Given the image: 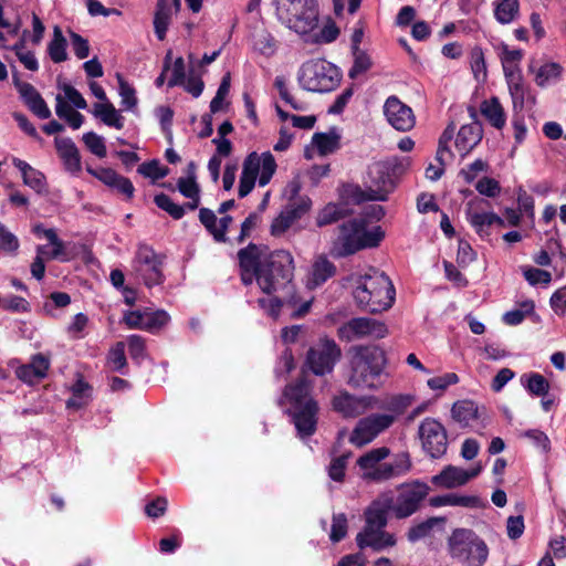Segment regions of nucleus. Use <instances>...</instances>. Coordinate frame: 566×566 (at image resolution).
<instances>
[{
    "mask_svg": "<svg viewBox=\"0 0 566 566\" xmlns=\"http://www.w3.org/2000/svg\"><path fill=\"white\" fill-rule=\"evenodd\" d=\"M497 54L501 59L513 103L514 114L512 118V126L514 128V138L517 144H521L525 140L527 135L524 116L521 114L524 109L527 93V88L523 84L520 70L523 51L518 49H511L507 44L501 43L497 48Z\"/></svg>",
    "mask_w": 566,
    "mask_h": 566,
    "instance_id": "1",
    "label": "nucleus"
},
{
    "mask_svg": "<svg viewBox=\"0 0 566 566\" xmlns=\"http://www.w3.org/2000/svg\"><path fill=\"white\" fill-rule=\"evenodd\" d=\"M353 296L361 310L380 313L392 306L396 291L384 272L371 269L364 275L353 276Z\"/></svg>",
    "mask_w": 566,
    "mask_h": 566,
    "instance_id": "2",
    "label": "nucleus"
},
{
    "mask_svg": "<svg viewBox=\"0 0 566 566\" xmlns=\"http://www.w3.org/2000/svg\"><path fill=\"white\" fill-rule=\"evenodd\" d=\"M385 238L380 226L367 227L365 218H353L338 226V234L331 247V254L345 258L365 249L376 248Z\"/></svg>",
    "mask_w": 566,
    "mask_h": 566,
    "instance_id": "3",
    "label": "nucleus"
},
{
    "mask_svg": "<svg viewBox=\"0 0 566 566\" xmlns=\"http://www.w3.org/2000/svg\"><path fill=\"white\" fill-rule=\"evenodd\" d=\"M294 276V260L289 251L276 250L268 254L259 269L255 281L262 292L266 294L285 291L289 298L286 303L296 305V295L292 293Z\"/></svg>",
    "mask_w": 566,
    "mask_h": 566,
    "instance_id": "4",
    "label": "nucleus"
},
{
    "mask_svg": "<svg viewBox=\"0 0 566 566\" xmlns=\"http://www.w3.org/2000/svg\"><path fill=\"white\" fill-rule=\"evenodd\" d=\"M389 455V448L379 447L359 457L357 465L364 471L363 478L373 482H385L402 478L411 471L412 461L409 452H398L389 461H385Z\"/></svg>",
    "mask_w": 566,
    "mask_h": 566,
    "instance_id": "5",
    "label": "nucleus"
},
{
    "mask_svg": "<svg viewBox=\"0 0 566 566\" xmlns=\"http://www.w3.org/2000/svg\"><path fill=\"white\" fill-rule=\"evenodd\" d=\"M391 504L392 497L384 495L373 501L367 507L365 512L366 524L356 536L360 549L370 547L375 552H382L396 545L395 535L385 531Z\"/></svg>",
    "mask_w": 566,
    "mask_h": 566,
    "instance_id": "6",
    "label": "nucleus"
},
{
    "mask_svg": "<svg viewBox=\"0 0 566 566\" xmlns=\"http://www.w3.org/2000/svg\"><path fill=\"white\" fill-rule=\"evenodd\" d=\"M385 353L376 346H356L352 349L348 385L354 388H378L385 368Z\"/></svg>",
    "mask_w": 566,
    "mask_h": 566,
    "instance_id": "7",
    "label": "nucleus"
},
{
    "mask_svg": "<svg viewBox=\"0 0 566 566\" xmlns=\"http://www.w3.org/2000/svg\"><path fill=\"white\" fill-rule=\"evenodd\" d=\"M284 399L291 405L290 413L302 438L312 436L316 430L317 403L310 397V385L301 379L284 390Z\"/></svg>",
    "mask_w": 566,
    "mask_h": 566,
    "instance_id": "8",
    "label": "nucleus"
},
{
    "mask_svg": "<svg viewBox=\"0 0 566 566\" xmlns=\"http://www.w3.org/2000/svg\"><path fill=\"white\" fill-rule=\"evenodd\" d=\"M275 7L277 19L296 33L306 35L317 28L316 0H275Z\"/></svg>",
    "mask_w": 566,
    "mask_h": 566,
    "instance_id": "9",
    "label": "nucleus"
},
{
    "mask_svg": "<svg viewBox=\"0 0 566 566\" xmlns=\"http://www.w3.org/2000/svg\"><path fill=\"white\" fill-rule=\"evenodd\" d=\"M448 553L459 563L483 566L489 556V548L473 531L455 528L448 538Z\"/></svg>",
    "mask_w": 566,
    "mask_h": 566,
    "instance_id": "10",
    "label": "nucleus"
},
{
    "mask_svg": "<svg viewBox=\"0 0 566 566\" xmlns=\"http://www.w3.org/2000/svg\"><path fill=\"white\" fill-rule=\"evenodd\" d=\"M340 78L338 67L322 59L305 62L297 75L302 88L316 93L333 91L338 86Z\"/></svg>",
    "mask_w": 566,
    "mask_h": 566,
    "instance_id": "11",
    "label": "nucleus"
},
{
    "mask_svg": "<svg viewBox=\"0 0 566 566\" xmlns=\"http://www.w3.org/2000/svg\"><path fill=\"white\" fill-rule=\"evenodd\" d=\"M277 168L276 161L270 151L258 154L251 153L243 163L239 181V197L244 198L254 188L258 179L259 186H266Z\"/></svg>",
    "mask_w": 566,
    "mask_h": 566,
    "instance_id": "12",
    "label": "nucleus"
},
{
    "mask_svg": "<svg viewBox=\"0 0 566 566\" xmlns=\"http://www.w3.org/2000/svg\"><path fill=\"white\" fill-rule=\"evenodd\" d=\"M133 272L148 289L165 281L164 256L147 244H139L132 262Z\"/></svg>",
    "mask_w": 566,
    "mask_h": 566,
    "instance_id": "13",
    "label": "nucleus"
},
{
    "mask_svg": "<svg viewBox=\"0 0 566 566\" xmlns=\"http://www.w3.org/2000/svg\"><path fill=\"white\" fill-rule=\"evenodd\" d=\"M399 494L391 509L398 518H406L416 513L422 501L428 496L430 486L420 480H413L399 485Z\"/></svg>",
    "mask_w": 566,
    "mask_h": 566,
    "instance_id": "14",
    "label": "nucleus"
},
{
    "mask_svg": "<svg viewBox=\"0 0 566 566\" xmlns=\"http://www.w3.org/2000/svg\"><path fill=\"white\" fill-rule=\"evenodd\" d=\"M340 355V348L334 339L321 338L308 349L306 364L313 374L324 376L333 371Z\"/></svg>",
    "mask_w": 566,
    "mask_h": 566,
    "instance_id": "15",
    "label": "nucleus"
},
{
    "mask_svg": "<svg viewBox=\"0 0 566 566\" xmlns=\"http://www.w3.org/2000/svg\"><path fill=\"white\" fill-rule=\"evenodd\" d=\"M418 437L423 452L432 459L441 458L448 449V434L444 426L434 418L423 419L418 428Z\"/></svg>",
    "mask_w": 566,
    "mask_h": 566,
    "instance_id": "16",
    "label": "nucleus"
},
{
    "mask_svg": "<svg viewBox=\"0 0 566 566\" xmlns=\"http://www.w3.org/2000/svg\"><path fill=\"white\" fill-rule=\"evenodd\" d=\"M391 166L387 161H375L368 167L366 177V199L385 201L394 190L395 182L390 175Z\"/></svg>",
    "mask_w": 566,
    "mask_h": 566,
    "instance_id": "17",
    "label": "nucleus"
},
{
    "mask_svg": "<svg viewBox=\"0 0 566 566\" xmlns=\"http://www.w3.org/2000/svg\"><path fill=\"white\" fill-rule=\"evenodd\" d=\"M394 422L395 416L390 413H373L361 418L350 433L349 441L357 447H363L391 427Z\"/></svg>",
    "mask_w": 566,
    "mask_h": 566,
    "instance_id": "18",
    "label": "nucleus"
},
{
    "mask_svg": "<svg viewBox=\"0 0 566 566\" xmlns=\"http://www.w3.org/2000/svg\"><path fill=\"white\" fill-rule=\"evenodd\" d=\"M342 340L353 342L367 337L382 338L387 335V327L384 323L368 317H356L342 324L337 329Z\"/></svg>",
    "mask_w": 566,
    "mask_h": 566,
    "instance_id": "19",
    "label": "nucleus"
},
{
    "mask_svg": "<svg viewBox=\"0 0 566 566\" xmlns=\"http://www.w3.org/2000/svg\"><path fill=\"white\" fill-rule=\"evenodd\" d=\"M489 206L488 200L475 198L468 202L465 210L467 220L481 238L491 234L492 226L504 227V220L501 217L486 210Z\"/></svg>",
    "mask_w": 566,
    "mask_h": 566,
    "instance_id": "20",
    "label": "nucleus"
},
{
    "mask_svg": "<svg viewBox=\"0 0 566 566\" xmlns=\"http://www.w3.org/2000/svg\"><path fill=\"white\" fill-rule=\"evenodd\" d=\"M384 115L395 129L410 130L416 124V117L411 107L402 103L397 96H389L384 104Z\"/></svg>",
    "mask_w": 566,
    "mask_h": 566,
    "instance_id": "21",
    "label": "nucleus"
},
{
    "mask_svg": "<svg viewBox=\"0 0 566 566\" xmlns=\"http://www.w3.org/2000/svg\"><path fill=\"white\" fill-rule=\"evenodd\" d=\"M266 256L268 255L264 254L263 248L252 243L238 252L241 280L243 284H252Z\"/></svg>",
    "mask_w": 566,
    "mask_h": 566,
    "instance_id": "22",
    "label": "nucleus"
},
{
    "mask_svg": "<svg viewBox=\"0 0 566 566\" xmlns=\"http://www.w3.org/2000/svg\"><path fill=\"white\" fill-rule=\"evenodd\" d=\"M482 471V467L479 464L475 468L465 470L454 465L446 467L439 474L432 476L431 481L433 484L453 489L468 483L471 479L478 476Z\"/></svg>",
    "mask_w": 566,
    "mask_h": 566,
    "instance_id": "23",
    "label": "nucleus"
},
{
    "mask_svg": "<svg viewBox=\"0 0 566 566\" xmlns=\"http://www.w3.org/2000/svg\"><path fill=\"white\" fill-rule=\"evenodd\" d=\"M371 397H356L346 391L333 398V408L345 418L363 415L371 407Z\"/></svg>",
    "mask_w": 566,
    "mask_h": 566,
    "instance_id": "24",
    "label": "nucleus"
},
{
    "mask_svg": "<svg viewBox=\"0 0 566 566\" xmlns=\"http://www.w3.org/2000/svg\"><path fill=\"white\" fill-rule=\"evenodd\" d=\"M15 87L24 104L35 116L41 119H48L51 117L49 106L33 85L27 82H15Z\"/></svg>",
    "mask_w": 566,
    "mask_h": 566,
    "instance_id": "25",
    "label": "nucleus"
},
{
    "mask_svg": "<svg viewBox=\"0 0 566 566\" xmlns=\"http://www.w3.org/2000/svg\"><path fill=\"white\" fill-rule=\"evenodd\" d=\"M54 145L66 171L77 174L82 169L81 155L70 137H56Z\"/></svg>",
    "mask_w": 566,
    "mask_h": 566,
    "instance_id": "26",
    "label": "nucleus"
},
{
    "mask_svg": "<svg viewBox=\"0 0 566 566\" xmlns=\"http://www.w3.org/2000/svg\"><path fill=\"white\" fill-rule=\"evenodd\" d=\"M180 9V0H158L155 17L154 29L159 41L166 38L174 13Z\"/></svg>",
    "mask_w": 566,
    "mask_h": 566,
    "instance_id": "27",
    "label": "nucleus"
},
{
    "mask_svg": "<svg viewBox=\"0 0 566 566\" xmlns=\"http://www.w3.org/2000/svg\"><path fill=\"white\" fill-rule=\"evenodd\" d=\"M336 274V265L329 261L325 255H318L313 261L307 276L306 287L314 290L323 285L327 280Z\"/></svg>",
    "mask_w": 566,
    "mask_h": 566,
    "instance_id": "28",
    "label": "nucleus"
},
{
    "mask_svg": "<svg viewBox=\"0 0 566 566\" xmlns=\"http://www.w3.org/2000/svg\"><path fill=\"white\" fill-rule=\"evenodd\" d=\"M311 207L308 198L303 199L302 202L294 207L293 205L285 208L272 222L271 233L275 237L282 235L292 224L302 217Z\"/></svg>",
    "mask_w": 566,
    "mask_h": 566,
    "instance_id": "29",
    "label": "nucleus"
},
{
    "mask_svg": "<svg viewBox=\"0 0 566 566\" xmlns=\"http://www.w3.org/2000/svg\"><path fill=\"white\" fill-rule=\"evenodd\" d=\"M483 129L480 123L463 125L457 135L455 147L463 157L468 155L482 139Z\"/></svg>",
    "mask_w": 566,
    "mask_h": 566,
    "instance_id": "30",
    "label": "nucleus"
},
{
    "mask_svg": "<svg viewBox=\"0 0 566 566\" xmlns=\"http://www.w3.org/2000/svg\"><path fill=\"white\" fill-rule=\"evenodd\" d=\"M12 164L20 170L25 186L33 189L36 193L46 192V179L40 170L19 158H13Z\"/></svg>",
    "mask_w": 566,
    "mask_h": 566,
    "instance_id": "31",
    "label": "nucleus"
},
{
    "mask_svg": "<svg viewBox=\"0 0 566 566\" xmlns=\"http://www.w3.org/2000/svg\"><path fill=\"white\" fill-rule=\"evenodd\" d=\"M92 113L107 126L116 129L124 127V117L111 102L94 104Z\"/></svg>",
    "mask_w": 566,
    "mask_h": 566,
    "instance_id": "32",
    "label": "nucleus"
},
{
    "mask_svg": "<svg viewBox=\"0 0 566 566\" xmlns=\"http://www.w3.org/2000/svg\"><path fill=\"white\" fill-rule=\"evenodd\" d=\"M480 111L493 127L497 129L504 127L506 117L497 97L483 101L480 106Z\"/></svg>",
    "mask_w": 566,
    "mask_h": 566,
    "instance_id": "33",
    "label": "nucleus"
},
{
    "mask_svg": "<svg viewBox=\"0 0 566 566\" xmlns=\"http://www.w3.org/2000/svg\"><path fill=\"white\" fill-rule=\"evenodd\" d=\"M67 41L60 27L53 29V36L48 43V54L54 63H62L67 60Z\"/></svg>",
    "mask_w": 566,
    "mask_h": 566,
    "instance_id": "34",
    "label": "nucleus"
},
{
    "mask_svg": "<svg viewBox=\"0 0 566 566\" xmlns=\"http://www.w3.org/2000/svg\"><path fill=\"white\" fill-rule=\"evenodd\" d=\"M43 237L46 238L49 243L52 245V252H48L49 244H43L36 248L38 254H43L46 259L51 260H65V247L64 243L56 235L55 230H43Z\"/></svg>",
    "mask_w": 566,
    "mask_h": 566,
    "instance_id": "35",
    "label": "nucleus"
},
{
    "mask_svg": "<svg viewBox=\"0 0 566 566\" xmlns=\"http://www.w3.org/2000/svg\"><path fill=\"white\" fill-rule=\"evenodd\" d=\"M92 397V388L91 386L84 381L83 379H78L73 386H72V396L66 401V407L69 409H81L88 405Z\"/></svg>",
    "mask_w": 566,
    "mask_h": 566,
    "instance_id": "36",
    "label": "nucleus"
},
{
    "mask_svg": "<svg viewBox=\"0 0 566 566\" xmlns=\"http://www.w3.org/2000/svg\"><path fill=\"white\" fill-rule=\"evenodd\" d=\"M339 139L336 129H331L328 133L314 134L312 142L321 155H328L339 148Z\"/></svg>",
    "mask_w": 566,
    "mask_h": 566,
    "instance_id": "37",
    "label": "nucleus"
},
{
    "mask_svg": "<svg viewBox=\"0 0 566 566\" xmlns=\"http://www.w3.org/2000/svg\"><path fill=\"white\" fill-rule=\"evenodd\" d=\"M451 415L461 426H468L478 418V406L471 400H460L452 406Z\"/></svg>",
    "mask_w": 566,
    "mask_h": 566,
    "instance_id": "38",
    "label": "nucleus"
},
{
    "mask_svg": "<svg viewBox=\"0 0 566 566\" xmlns=\"http://www.w3.org/2000/svg\"><path fill=\"white\" fill-rule=\"evenodd\" d=\"M347 211L343 205L329 202L321 209L316 217L317 227H325L345 218Z\"/></svg>",
    "mask_w": 566,
    "mask_h": 566,
    "instance_id": "39",
    "label": "nucleus"
},
{
    "mask_svg": "<svg viewBox=\"0 0 566 566\" xmlns=\"http://www.w3.org/2000/svg\"><path fill=\"white\" fill-rule=\"evenodd\" d=\"M563 73V66L556 62H548L538 67L535 82L538 86L545 87L546 85L557 81Z\"/></svg>",
    "mask_w": 566,
    "mask_h": 566,
    "instance_id": "40",
    "label": "nucleus"
},
{
    "mask_svg": "<svg viewBox=\"0 0 566 566\" xmlns=\"http://www.w3.org/2000/svg\"><path fill=\"white\" fill-rule=\"evenodd\" d=\"M518 13V1L517 0H500L495 4L494 17L502 23H511Z\"/></svg>",
    "mask_w": 566,
    "mask_h": 566,
    "instance_id": "41",
    "label": "nucleus"
},
{
    "mask_svg": "<svg viewBox=\"0 0 566 566\" xmlns=\"http://www.w3.org/2000/svg\"><path fill=\"white\" fill-rule=\"evenodd\" d=\"M116 78L118 82V94L122 98V105L126 111H134L137 106V97L135 88L117 73Z\"/></svg>",
    "mask_w": 566,
    "mask_h": 566,
    "instance_id": "42",
    "label": "nucleus"
},
{
    "mask_svg": "<svg viewBox=\"0 0 566 566\" xmlns=\"http://www.w3.org/2000/svg\"><path fill=\"white\" fill-rule=\"evenodd\" d=\"M169 315L163 310L155 312L145 311L144 331L156 332L169 322Z\"/></svg>",
    "mask_w": 566,
    "mask_h": 566,
    "instance_id": "43",
    "label": "nucleus"
},
{
    "mask_svg": "<svg viewBox=\"0 0 566 566\" xmlns=\"http://www.w3.org/2000/svg\"><path fill=\"white\" fill-rule=\"evenodd\" d=\"M154 201L158 208L165 210L176 220L181 219L185 214V207L175 203L166 193L155 196Z\"/></svg>",
    "mask_w": 566,
    "mask_h": 566,
    "instance_id": "44",
    "label": "nucleus"
},
{
    "mask_svg": "<svg viewBox=\"0 0 566 566\" xmlns=\"http://www.w3.org/2000/svg\"><path fill=\"white\" fill-rule=\"evenodd\" d=\"M354 64L348 72L350 78H356L358 75L367 72L371 66V61L368 54L359 48L353 50Z\"/></svg>",
    "mask_w": 566,
    "mask_h": 566,
    "instance_id": "45",
    "label": "nucleus"
},
{
    "mask_svg": "<svg viewBox=\"0 0 566 566\" xmlns=\"http://www.w3.org/2000/svg\"><path fill=\"white\" fill-rule=\"evenodd\" d=\"M20 242L18 237L0 222V251L8 254H15Z\"/></svg>",
    "mask_w": 566,
    "mask_h": 566,
    "instance_id": "46",
    "label": "nucleus"
},
{
    "mask_svg": "<svg viewBox=\"0 0 566 566\" xmlns=\"http://www.w3.org/2000/svg\"><path fill=\"white\" fill-rule=\"evenodd\" d=\"M137 171L146 178H150L153 180H158L166 177L169 172V169L165 166H161L160 163L156 159L143 163Z\"/></svg>",
    "mask_w": 566,
    "mask_h": 566,
    "instance_id": "47",
    "label": "nucleus"
},
{
    "mask_svg": "<svg viewBox=\"0 0 566 566\" xmlns=\"http://www.w3.org/2000/svg\"><path fill=\"white\" fill-rule=\"evenodd\" d=\"M83 142L88 150L97 156L98 158H105L107 155L105 140L102 136L94 132H90L83 135Z\"/></svg>",
    "mask_w": 566,
    "mask_h": 566,
    "instance_id": "48",
    "label": "nucleus"
},
{
    "mask_svg": "<svg viewBox=\"0 0 566 566\" xmlns=\"http://www.w3.org/2000/svg\"><path fill=\"white\" fill-rule=\"evenodd\" d=\"M107 363L115 371H122L125 368L127 364L125 356V343L118 342L111 348L107 355Z\"/></svg>",
    "mask_w": 566,
    "mask_h": 566,
    "instance_id": "49",
    "label": "nucleus"
},
{
    "mask_svg": "<svg viewBox=\"0 0 566 566\" xmlns=\"http://www.w3.org/2000/svg\"><path fill=\"white\" fill-rule=\"evenodd\" d=\"M0 307L12 313H27L30 311L29 302L18 295H10L6 298L0 297Z\"/></svg>",
    "mask_w": 566,
    "mask_h": 566,
    "instance_id": "50",
    "label": "nucleus"
},
{
    "mask_svg": "<svg viewBox=\"0 0 566 566\" xmlns=\"http://www.w3.org/2000/svg\"><path fill=\"white\" fill-rule=\"evenodd\" d=\"M127 345L130 358L140 364L146 357L145 339L139 335H130Z\"/></svg>",
    "mask_w": 566,
    "mask_h": 566,
    "instance_id": "51",
    "label": "nucleus"
},
{
    "mask_svg": "<svg viewBox=\"0 0 566 566\" xmlns=\"http://www.w3.org/2000/svg\"><path fill=\"white\" fill-rule=\"evenodd\" d=\"M437 518H429L424 522H421L415 526H412L407 534L408 541L411 543L418 542L421 538H424L429 535L436 523Z\"/></svg>",
    "mask_w": 566,
    "mask_h": 566,
    "instance_id": "52",
    "label": "nucleus"
},
{
    "mask_svg": "<svg viewBox=\"0 0 566 566\" xmlns=\"http://www.w3.org/2000/svg\"><path fill=\"white\" fill-rule=\"evenodd\" d=\"M169 70L171 71V75L168 80L169 87L179 86V85L185 84L186 65H185V61L181 56L177 57L174 61V63L170 62Z\"/></svg>",
    "mask_w": 566,
    "mask_h": 566,
    "instance_id": "53",
    "label": "nucleus"
},
{
    "mask_svg": "<svg viewBox=\"0 0 566 566\" xmlns=\"http://www.w3.org/2000/svg\"><path fill=\"white\" fill-rule=\"evenodd\" d=\"M347 534V517L345 514H334L329 538L332 542L337 543L342 541Z\"/></svg>",
    "mask_w": 566,
    "mask_h": 566,
    "instance_id": "54",
    "label": "nucleus"
},
{
    "mask_svg": "<svg viewBox=\"0 0 566 566\" xmlns=\"http://www.w3.org/2000/svg\"><path fill=\"white\" fill-rule=\"evenodd\" d=\"M347 467V455H340L333 459L327 468V473L331 480L335 482H343Z\"/></svg>",
    "mask_w": 566,
    "mask_h": 566,
    "instance_id": "55",
    "label": "nucleus"
},
{
    "mask_svg": "<svg viewBox=\"0 0 566 566\" xmlns=\"http://www.w3.org/2000/svg\"><path fill=\"white\" fill-rule=\"evenodd\" d=\"M71 46L78 60H84L90 55L88 41L81 34L70 31Z\"/></svg>",
    "mask_w": 566,
    "mask_h": 566,
    "instance_id": "56",
    "label": "nucleus"
},
{
    "mask_svg": "<svg viewBox=\"0 0 566 566\" xmlns=\"http://www.w3.org/2000/svg\"><path fill=\"white\" fill-rule=\"evenodd\" d=\"M459 382V377L455 373H447L442 376L428 379L427 385L432 390L444 391L449 386Z\"/></svg>",
    "mask_w": 566,
    "mask_h": 566,
    "instance_id": "57",
    "label": "nucleus"
},
{
    "mask_svg": "<svg viewBox=\"0 0 566 566\" xmlns=\"http://www.w3.org/2000/svg\"><path fill=\"white\" fill-rule=\"evenodd\" d=\"M230 91V75H226L216 93V96L210 102L211 113H218L222 108L223 101Z\"/></svg>",
    "mask_w": 566,
    "mask_h": 566,
    "instance_id": "58",
    "label": "nucleus"
},
{
    "mask_svg": "<svg viewBox=\"0 0 566 566\" xmlns=\"http://www.w3.org/2000/svg\"><path fill=\"white\" fill-rule=\"evenodd\" d=\"M449 506L480 507L483 505L482 500L475 495L449 494Z\"/></svg>",
    "mask_w": 566,
    "mask_h": 566,
    "instance_id": "59",
    "label": "nucleus"
},
{
    "mask_svg": "<svg viewBox=\"0 0 566 566\" xmlns=\"http://www.w3.org/2000/svg\"><path fill=\"white\" fill-rule=\"evenodd\" d=\"M475 189L481 195L491 198L497 196L501 190L499 182L495 179L489 177H483L482 179H480L475 185Z\"/></svg>",
    "mask_w": 566,
    "mask_h": 566,
    "instance_id": "60",
    "label": "nucleus"
},
{
    "mask_svg": "<svg viewBox=\"0 0 566 566\" xmlns=\"http://www.w3.org/2000/svg\"><path fill=\"white\" fill-rule=\"evenodd\" d=\"M338 34V28L334 22L329 21L314 35V40L317 43H331L337 39Z\"/></svg>",
    "mask_w": 566,
    "mask_h": 566,
    "instance_id": "61",
    "label": "nucleus"
},
{
    "mask_svg": "<svg viewBox=\"0 0 566 566\" xmlns=\"http://www.w3.org/2000/svg\"><path fill=\"white\" fill-rule=\"evenodd\" d=\"M87 171L111 188H113L115 186V184L117 182V180L120 176L115 170H113L111 168H99V169L88 168Z\"/></svg>",
    "mask_w": 566,
    "mask_h": 566,
    "instance_id": "62",
    "label": "nucleus"
},
{
    "mask_svg": "<svg viewBox=\"0 0 566 566\" xmlns=\"http://www.w3.org/2000/svg\"><path fill=\"white\" fill-rule=\"evenodd\" d=\"M64 92V97L72 104L74 107L78 109H85L87 107V103L82 94L72 85L64 84L62 87Z\"/></svg>",
    "mask_w": 566,
    "mask_h": 566,
    "instance_id": "63",
    "label": "nucleus"
},
{
    "mask_svg": "<svg viewBox=\"0 0 566 566\" xmlns=\"http://www.w3.org/2000/svg\"><path fill=\"white\" fill-rule=\"evenodd\" d=\"M471 69L474 74V77L480 81L484 80L486 76V66L484 56L481 50H475L471 56Z\"/></svg>",
    "mask_w": 566,
    "mask_h": 566,
    "instance_id": "64",
    "label": "nucleus"
}]
</instances>
